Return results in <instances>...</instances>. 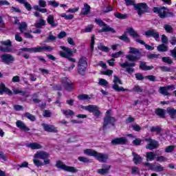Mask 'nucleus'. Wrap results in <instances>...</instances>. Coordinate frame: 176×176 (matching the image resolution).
I'll return each instance as SVG.
<instances>
[{"mask_svg": "<svg viewBox=\"0 0 176 176\" xmlns=\"http://www.w3.org/2000/svg\"><path fill=\"white\" fill-rule=\"evenodd\" d=\"M113 85H112V88L116 91H130L129 89H124L123 87H119L118 83L119 85H123V82H122V80L118 77V76H114V79L113 80Z\"/></svg>", "mask_w": 176, "mask_h": 176, "instance_id": "6", "label": "nucleus"}, {"mask_svg": "<svg viewBox=\"0 0 176 176\" xmlns=\"http://www.w3.org/2000/svg\"><path fill=\"white\" fill-rule=\"evenodd\" d=\"M29 148L35 150V149H42L43 146L39 143L33 142L30 143L28 146Z\"/></svg>", "mask_w": 176, "mask_h": 176, "instance_id": "35", "label": "nucleus"}, {"mask_svg": "<svg viewBox=\"0 0 176 176\" xmlns=\"http://www.w3.org/2000/svg\"><path fill=\"white\" fill-rule=\"evenodd\" d=\"M84 153H85V155H87L88 156H94V157H96V155H97V151L91 149H86L84 151Z\"/></svg>", "mask_w": 176, "mask_h": 176, "instance_id": "37", "label": "nucleus"}, {"mask_svg": "<svg viewBox=\"0 0 176 176\" xmlns=\"http://www.w3.org/2000/svg\"><path fill=\"white\" fill-rule=\"evenodd\" d=\"M90 6L87 3L84 4V8H82L80 14L85 16L86 14H89L90 13Z\"/></svg>", "mask_w": 176, "mask_h": 176, "instance_id": "30", "label": "nucleus"}, {"mask_svg": "<svg viewBox=\"0 0 176 176\" xmlns=\"http://www.w3.org/2000/svg\"><path fill=\"white\" fill-rule=\"evenodd\" d=\"M35 159H42L44 160V164H50V154L45 151H38L34 156Z\"/></svg>", "mask_w": 176, "mask_h": 176, "instance_id": "8", "label": "nucleus"}, {"mask_svg": "<svg viewBox=\"0 0 176 176\" xmlns=\"http://www.w3.org/2000/svg\"><path fill=\"white\" fill-rule=\"evenodd\" d=\"M166 111L172 119H175V118H176V109H175L168 107L166 109Z\"/></svg>", "mask_w": 176, "mask_h": 176, "instance_id": "34", "label": "nucleus"}, {"mask_svg": "<svg viewBox=\"0 0 176 176\" xmlns=\"http://www.w3.org/2000/svg\"><path fill=\"white\" fill-rule=\"evenodd\" d=\"M16 127L22 130V131H30V128H28L24 122L21 120H17L16 122Z\"/></svg>", "mask_w": 176, "mask_h": 176, "instance_id": "24", "label": "nucleus"}, {"mask_svg": "<svg viewBox=\"0 0 176 176\" xmlns=\"http://www.w3.org/2000/svg\"><path fill=\"white\" fill-rule=\"evenodd\" d=\"M125 2V5L126 6H133V8L135 7V0H124Z\"/></svg>", "mask_w": 176, "mask_h": 176, "instance_id": "51", "label": "nucleus"}, {"mask_svg": "<svg viewBox=\"0 0 176 176\" xmlns=\"http://www.w3.org/2000/svg\"><path fill=\"white\" fill-rule=\"evenodd\" d=\"M2 63L6 64L7 65H10V64H13L14 63L15 58L13 55L10 54H4L1 56Z\"/></svg>", "mask_w": 176, "mask_h": 176, "instance_id": "14", "label": "nucleus"}, {"mask_svg": "<svg viewBox=\"0 0 176 176\" xmlns=\"http://www.w3.org/2000/svg\"><path fill=\"white\" fill-rule=\"evenodd\" d=\"M114 16L117 19H120L121 20H124V19H127V17H128L127 14H123L119 13V12L114 13Z\"/></svg>", "mask_w": 176, "mask_h": 176, "instance_id": "40", "label": "nucleus"}, {"mask_svg": "<svg viewBox=\"0 0 176 176\" xmlns=\"http://www.w3.org/2000/svg\"><path fill=\"white\" fill-rule=\"evenodd\" d=\"M164 28L165 31L168 32V34H172L173 31H174V29L173 28V27L168 24L164 25Z\"/></svg>", "mask_w": 176, "mask_h": 176, "instance_id": "46", "label": "nucleus"}, {"mask_svg": "<svg viewBox=\"0 0 176 176\" xmlns=\"http://www.w3.org/2000/svg\"><path fill=\"white\" fill-rule=\"evenodd\" d=\"M151 133H156V134H160L162 133V128L159 126H152L150 129Z\"/></svg>", "mask_w": 176, "mask_h": 176, "instance_id": "39", "label": "nucleus"}, {"mask_svg": "<svg viewBox=\"0 0 176 176\" xmlns=\"http://www.w3.org/2000/svg\"><path fill=\"white\" fill-rule=\"evenodd\" d=\"M119 65L121 67V68H125L126 72L131 74L134 72V68L133 67H135L136 64L135 63H130L129 61H126L124 63H120Z\"/></svg>", "mask_w": 176, "mask_h": 176, "instance_id": "12", "label": "nucleus"}, {"mask_svg": "<svg viewBox=\"0 0 176 176\" xmlns=\"http://www.w3.org/2000/svg\"><path fill=\"white\" fill-rule=\"evenodd\" d=\"M140 68L142 69V71H151V69H153V66H148L146 65V63L140 61Z\"/></svg>", "mask_w": 176, "mask_h": 176, "instance_id": "28", "label": "nucleus"}, {"mask_svg": "<svg viewBox=\"0 0 176 176\" xmlns=\"http://www.w3.org/2000/svg\"><path fill=\"white\" fill-rule=\"evenodd\" d=\"M145 141L146 142H148V144L146 146V149H149V151H153V149H157V148L160 146V144H159V142L155 140H153L151 138L145 139Z\"/></svg>", "mask_w": 176, "mask_h": 176, "instance_id": "13", "label": "nucleus"}, {"mask_svg": "<svg viewBox=\"0 0 176 176\" xmlns=\"http://www.w3.org/2000/svg\"><path fill=\"white\" fill-rule=\"evenodd\" d=\"M144 34L147 38H151V36H153L155 41H159L160 35L159 32L156 31L155 29H151L144 32Z\"/></svg>", "mask_w": 176, "mask_h": 176, "instance_id": "20", "label": "nucleus"}, {"mask_svg": "<svg viewBox=\"0 0 176 176\" xmlns=\"http://www.w3.org/2000/svg\"><path fill=\"white\" fill-rule=\"evenodd\" d=\"M44 118H50L52 116V111L50 110H44L43 113Z\"/></svg>", "mask_w": 176, "mask_h": 176, "instance_id": "61", "label": "nucleus"}, {"mask_svg": "<svg viewBox=\"0 0 176 176\" xmlns=\"http://www.w3.org/2000/svg\"><path fill=\"white\" fill-rule=\"evenodd\" d=\"M98 49L101 50V52H105V53H108V52H109V48H108V47L104 46L101 44L98 46Z\"/></svg>", "mask_w": 176, "mask_h": 176, "instance_id": "55", "label": "nucleus"}, {"mask_svg": "<svg viewBox=\"0 0 176 176\" xmlns=\"http://www.w3.org/2000/svg\"><path fill=\"white\" fill-rule=\"evenodd\" d=\"M131 91L133 93H142L144 89L142 87H140V85H135L133 88L131 89Z\"/></svg>", "mask_w": 176, "mask_h": 176, "instance_id": "43", "label": "nucleus"}, {"mask_svg": "<svg viewBox=\"0 0 176 176\" xmlns=\"http://www.w3.org/2000/svg\"><path fill=\"white\" fill-rule=\"evenodd\" d=\"M127 34H129V32H124V34L122 36H118V39H120V41H123L124 42H126V43H130V38H129V36H127Z\"/></svg>", "mask_w": 176, "mask_h": 176, "instance_id": "31", "label": "nucleus"}, {"mask_svg": "<svg viewBox=\"0 0 176 176\" xmlns=\"http://www.w3.org/2000/svg\"><path fill=\"white\" fill-rule=\"evenodd\" d=\"M155 160L157 162H167L168 160V159H167V157H166L164 156H157V157H156Z\"/></svg>", "mask_w": 176, "mask_h": 176, "instance_id": "58", "label": "nucleus"}, {"mask_svg": "<svg viewBox=\"0 0 176 176\" xmlns=\"http://www.w3.org/2000/svg\"><path fill=\"white\" fill-rule=\"evenodd\" d=\"M91 31H93V25H89L87 27H86L85 29L81 30V32L84 33V32H91Z\"/></svg>", "mask_w": 176, "mask_h": 176, "instance_id": "57", "label": "nucleus"}, {"mask_svg": "<svg viewBox=\"0 0 176 176\" xmlns=\"http://www.w3.org/2000/svg\"><path fill=\"white\" fill-rule=\"evenodd\" d=\"M33 163L36 166V167H41V166H45V162H41V160L38 159H34L33 160Z\"/></svg>", "mask_w": 176, "mask_h": 176, "instance_id": "50", "label": "nucleus"}, {"mask_svg": "<svg viewBox=\"0 0 176 176\" xmlns=\"http://www.w3.org/2000/svg\"><path fill=\"white\" fill-rule=\"evenodd\" d=\"M167 8L166 7L157 8L154 7L153 8V12L154 13H157L160 19H166L167 17Z\"/></svg>", "mask_w": 176, "mask_h": 176, "instance_id": "15", "label": "nucleus"}, {"mask_svg": "<svg viewBox=\"0 0 176 176\" xmlns=\"http://www.w3.org/2000/svg\"><path fill=\"white\" fill-rule=\"evenodd\" d=\"M127 32L130 35V36L133 38V39H135V41L138 43H140V45H144V46H145L146 45L145 41L142 40H140V38H141V36H140V34H138V33H137V32H135V30H134L133 28H129L127 29Z\"/></svg>", "mask_w": 176, "mask_h": 176, "instance_id": "9", "label": "nucleus"}, {"mask_svg": "<svg viewBox=\"0 0 176 176\" xmlns=\"http://www.w3.org/2000/svg\"><path fill=\"white\" fill-rule=\"evenodd\" d=\"M159 93L162 94V96H170V92H168V89L167 87H160L159 88Z\"/></svg>", "mask_w": 176, "mask_h": 176, "instance_id": "33", "label": "nucleus"}, {"mask_svg": "<svg viewBox=\"0 0 176 176\" xmlns=\"http://www.w3.org/2000/svg\"><path fill=\"white\" fill-rule=\"evenodd\" d=\"M155 113L159 116L160 118H162V119H164L166 118V115L164 113V109H157L155 111Z\"/></svg>", "mask_w": 176, "mask_h": 176, "instance_id": "36", "label": "nucleus"}, {"mask_svg": "<svg viewBox=\"0 0 176 176\" xmlns=\"http://www.w3.org/2000/svg\"><path fill=\"white\" fill-rule=\"evenodd\" d=\"M78 100H80L81 101H85V100H89L91 98H90V96H89V95L81 94L78 96Z\"/></svg>", "mask_w": 176, "mask_h": 176, "instance_id": "47", "label": "nucleus"}, {"mask_svg": "<svg viewBox=\"0 0 176 176\" xmlns=\"http://www.w3.org/2000/svg\"><path fill=\"white\" fill-rule=\"evenodd\" d=\"M127 32L130 35V36L133 38V39H135V41L138 43H140V45H144V46H145L146 45L145 41L142 40H140V38H141V36H140V34H138V33H137V32H135V30H134L133 28H129L127 29Z\"/></svg>", "mask_w": 176, "mask_h": 176, "instance_id": "10", "label": "nucleus"}, {"mask_svg": "<svg viewBox=\"0 0 176 176\" xmlns=\"http://www.w3.org/2000/svg\"><path fill=\"white\" fill-rule=\"evenodd\" d=\"M0 52H2L3 53H10V52H12V48L0 46Z\"/></svg>", "mask_w": 176, "mask_h": 176, "instance_id": "63", "label": "nucleus"}, {"mask_svg": "<svg viewBox=\"0 0 176 176\" xmlns=\"http://www.w3.org/2000/svg\"><path fill=\"white\" fill-rule=\"evenodd\" d=\"M128 142L126 137L116 138L111 140L112 145H126Z\"/></svg>", "mask_w": 176, "mask_h": 176, "instance_id": "18", "label": "nucleus"}, {"mask_svg": "<svg viewBox=\"0 0 176 176\" xmlns=\"http://www.w3.org/2000/svg\"><path fill=\"white\" fill-rule=\"evenodd\" d=\"M159 69L162 71V72H171V68L167 66H160Z\"/></svg>", "mask_w": 176, "mask_h": 176, "instance_id": "56", "label": "nucleus"}, {"mask_svg": "<svg viewBox=\"0 0 176 176\" xmlns=\"http://www.w3.org/2000/svg\"><path fill=\"white\" fill-rule=\"evenodd\" d=\"M123 54H124V52L120 51L114 54H111V57L113 58H119V57H121V56H123Z\"/></svg>", "mask_w": 176, "mask_h": 176, "instance_id": "48", "label": "nucleus"}, {"mask_svg": "<svg viewBox=\"0 0 176 176\" xmlns=\"http://www.w3.org/2000/svg\"><path fill=\"white\" fill-rule=\"evenodd\" d=\"M134 8L135 10H137L138 16H142V14H144V13H146V12H148V9H149L146 3H137Z\"/></svg>", "mask_w": 176, "mask_h": 176, "instance_id": "11", "label": "nucleus"}, {"mask_svg": "<svg viewBox=\"0 0 176 176\" xmlns=\"http://www.w3.org/2000/svg\"><path fill=\"white\" fill-rule=\"evenodd\" d=\"M28 27V25L25 22H22L21 23H19V30L20 32H24L25 30H27V28Z\"/></svg>", "mask_w": 176, "mask_h": 176, "instance_id": "41", "label": "nucleus"}, {"mask_svg": "<svg viewBox=\"0 0 176 176\" xmlns=\"http://www.w3.org/2000/svg\"><path fill=\"white\" fill-rule=\"evenodd\" d=\"M3 93H6L8 96H12L13 94V92L1 82L0 83V94H3Z\"/></svg>", "mask_w": 176, "mask_h": 176, "instance_id": "23", "label": "nucleus"}, {"mask_svg": "<svg viewBox=\"0 0 176 176\" xmlns=\"http://www.w3.org/2000/svg\"><path fill=\"white\" fill-rule=\"evenodd\" d=\"M82 109H85V111H88V112L94 113V111H97V105L89 104L88 106H81Z\"/></svg>", "mask_w": 176, "mask_h": 176, "instance_id": "26", "label": "nucleus"}, {"mask_svg": "<svg viewBox=\"0 0 176 176\" xmlns=\"http://www.w3.org/2000/svg\"><path fill=\"white\" fill-rule=\"evenodd\" d=\"M46 25V21L43 19H40L37 21L36 23H34V27L36 28H42V27Z\"/></svg>", "mask_w": 176, "mask_h": 176, "instance_id": "32", "label": "nucleus"}, {"mask_svg": "<svg viewBox=\"0 0 176 176\" xmlns=\"http://www.w3.org/2000/svg\"><path fill=\"white\" fill-rule=\"evenodd\" d=\"M55 166L56 168L63 170L64 171H67L69 173H78V169H76L74 166H67L61 160L56 161Z\"/></svg>", "mask_w": 176, "mask_h": 176, "instance_id": "5", "label": "nucleus"}, {"mask_svg": "<svg viewBox=\"0 0 176 176\" xmlns=\"http://www.w3.org/2000/svg\"><path fill=\"white\" fill-rule=\"evenodd\" d=\"M95 159L100 163H107V162H108V159H109V155L107 153L97 152Z\"/></svg>", "mask_w": 176, "mask_h": 176, "instance_id": "17", "label": "nucleus"}, {"mask_svg": "<svg viewBox=\"0 0 176 176\" xmlns=\"http://www.w3.org/2000/svg\"><path fill=\"white\" fill-rule=\"evenodd\" d=\"M47 21L51 27H57L58 25V23L54 22V16L53 15H49L47 18Z\"/></svg>", "mask_w": 176, "mask_h": 176, "instance_id": "29", "label": "nucleus"}, {"mask_svg": "<svg viewBox=\"0 0 176 176\" xmlns=\"http://www.w3.org/2000/svg\"><path fill=\"white\" fill-rule=\"evenodd\" d=\"M78 74L80 75H85L87 69V59L85 56H82L78 61Z\"/></svg>", "mask_w": 176, "mask_h": 176, "instance_id": "3", "label": "nucleus"}, {"mask_svg": "<svg viewBox=\"0 0 176 176\" xmlns=\"http://www.w3.org/2000/svg\"><path fill=\"white\" fill-rule=\"evenodd\" d=\"M146 162H152L153 160H155V159H156V153L152 151L146 153Z\"/></svg>", "mask_w": 176, "mask_h": 176, "instance_id": "27", "label": "nucleus"}, {"mask_svg": "<svg viewBox=\"0 0 176 176\" xmlns=\"http://www.w3.org/2000/svg\"><path fill=\"white\" fill-rule=\"evenodd\" d=\"M0 43L3 46H6V47H9V49H11V47L12 46V41L10 39L5 41H1Z\"/></svg>", "mask_w": 176, "mask_h": 176, "instance_id": "44", "label": "nucleus"}, {"mask_svg": "<svg viewBox=\"0 0 176 176\" xmlns=\"http://www.w3.org/2000/svg\"><path fill=\"white\" fill-rule=\"evenodd\" d=\"M132 155L133 156V162L135 164H141V162H142V157L135 152L132 153Z\"/></svg>", "mask_w": 176, "mask_h": 176, "instance_id": "25", "label": "nucleus"}, {"mask_svg": "<svg viewBox=\"0 0 176 176\" xmlns=\"http://www.w3.org/2000/svg\"><path fill=\"white\" fill-rule=\"evenodd\" d=\"M131 174L135 175V174H140V169L137 166H133L131 168Z\"/></svg>", "mask_w": 176, "mask_h": 176, "instance_id": "64", "label": "nucleus"}, {"mask_svg": "<svg viewBox=\"0 0 176 176\" xmlns=\"http://www.w3.org/2000/svg\"><path fill=\"white\" fill-rule=\"evenodd\" d=\"M100 86H108V81L104 78H100L98 82Z\"/></svg>", "mask_w": 176, "mask_h": 176, "instance_id": "60", "label": "nucleus"}, {"mask_svg": "<svg viewBox=\"0 0 176 176\" xmlns=\"http://www.w3.org/2000/svg\"><path fill=\"white\" fill-rule=\"evenodd\" d=\"M95 22L98 24L100 27H103L102 30H100L99 32H112V34H115L116 32L113 28L109 27L102 20L100 19H96Z\"/></svg>", "mask_w": 176, "mask_h": 176, "instance_id": "4", "label": "nucleus"}, {"mask_svg": "<svg viewBox=\"0 0 176 176\" xmlns=\"http://www.w3.org/2000/svg\"><path fill=\"white\" fill-rule=\"evenodd\" d=\"M41 126L43 128L44 131H47V133H58L57 127H55L54 125L43 123L41 124Z\"/></svg>", "mask_w": 176, "mask_h": 176, "instance_id": "21", "label": "nucleus"}, {"mask_svg": "<svg viewBox=\"0 0 176 176\" xmlns=\"http://www.w3.org/2000/svg\"><path fill=\"white\" fill-rule=\"evenodd\" d=\"M33 9H34V10H37L38 12H41V13H47V9L40 8L39 6H34L33 7Z\"/></svg>", "mask_w": 176, "mask_h": 176, "instance_id": "54", "label": "nucleus"}, {"mask_svg": "<svg viewBox=\"0 0 176 176\" xmlns=\"http://www.w3.org/2000/svg\"><path fill=\"white\" fill-rule=\"evenodd\" d=\"M102 168L98 169L97 173L100 174V175H105V174H108L109 173V170H111V166L108 164H102Z\"/></svg>", "mask_w": 176, "mask_h": 176, "instance_id": "22", "label": "nucleus"}, {"mask_svg": "<svg viewBox=\"0 0 176 176\" xmlns=\"http://www.w3.org/2000/svg\"><path fill=\"white\" fill-rule=\"evenodd\" d=\"M157 49L158 52H168V47H167V45H166L164 44H161V45H158Z\"/></svg>", "mask_w": 176, "mask_h": 176, "instance_id": "42", "label": "nucleus"}, {"mask_svg": "<svg viewBox=\"0 0 176 176\" xmlns=\"http://www.w3.org/2000/svg\"><path fill=\"white\" fill-rule=\"evenodd\" d=\"M116 122V118H115V117L106 116L104 118L102 130H107V129H109V126H115Z\"/></svg>", "mask_w": 176, "mask_h": 176, "instance_id": "7", "label": "nucleus"}, {"mask_svg": "<svg viewBox=\"0 0 176 176\" xmlns=\"http://www.w3.org/2000/svg\"><path fill=\"white\" fill-rule=\"evenodd\" d=\"M159 57H160V54H149L147 55V58H148V60H157Z\"/></svg>", "mask_w": 176, "mask_h": 176, "instance_id": "45", "label": "nucleus"}, {"mask_svg": "<svg viewBox=\"0 0 176 176\" xmlns=\"http://www.w3.org/2000/svg\"><path fill=\"white\" fill-rule=\"evenodd\" d=\"M23 52H26L28 53H42L43 52H45V46L31 48H21L17 52V56H21L23 54Z\"/></svg>", "mask_w": 176, "mask_h": 176, "instance_id": "2", "label": "nucleus"}, {"mask_svg": "<svg viewBox=\"0 0 176 176\" xmlns=\"http://www.w3.org/2000/svg\"><path fill=\"white\" fill-rule=\"evenodd\" d=\"M32 100L35 104H38L41 102V100L38 99V93H35L32 95Z\"/></svg>", "mask_w": 176, "mask_h": 176, "instance_id": "59", "label": "nucleus"}, {"mask_svg": "<svg viewBox=\"0 0 176 176\" xmlns=\"http://www.w3.org/2000/svg\"><path fill=\"white\" fill-rule=\"evenodd\" d=\"M79 162H82V163H90V160L86 157H78Z\"/></svg>", "mask_w": 176, "mask_h": 176, "instance_id": "62", "label": "nucleus"}, {"mask_svg": "<svg viewBox=\"0 0 176 176\" xmlns=\"http://www.w3.org/2000/svg\"><path fill=\"white\" fill-rule=\"evenodd\" d=\"M23 116L25 118H27V119H29V120H31V122H35L36 120V118L35 116L27 112L23 114Z\"/></svg>", "mask_w": 176, "mask_h": 176, "instance_id": "38", "label": "nucleus"}, {"mask_svg": "<svg viewBox=\"0 0 176 176\" xmlns=\"http://www.w3.org/2000/svg\"><path fill=\"white\" fill-rule=\"evenodd\" d=\"M60 49H63V51L59 52V54L60 57H63L65 58H68L69 57H71V56H73L74 52L69 47L60 46Z\"/></svg>", "mask_w": 176, "mask_h": 176, "instance_id": "16", "label": "nucleus"}, {"mask_svg": "<svg viewBox=\"0 0 176 176\" xmlns=\"http://www.w3.org/2000/svg\"><path fill=\"white\" fill-rule=\"evenodd\" d=\"M129 54L126 55L125 57L126 60H129L131 63H135V61H138V60H141L142 57V53L140 50V49L129 47Z\"/></svg>", "mask_w": 176, "mask_h": 176, "instance_id": "1", "label": "nucleus"}, {"mask_svg": "<svg viewBox=\"0 0 176 176\" xmlns=\"http://www.w3.org/2000/svg\"><path fill=\"white\" fill-rule=\"evenodd\" d=\"M162 60L163 63H166V64H168L169 65H171L173 64V60H171V58L167 56V57H162Z\"/></svg>", "mask_w": 176, "mask_h": 176, "instance_id": "52", "label": "nucleus"}, {"mask_svg": "<svg viewBox=\"0 0 176 176\" xmlns=\"http://www.w3.org/2000/svg\"><path fill=\"white\" fill-rule=\"evenodd\" d=\"M62 85L63 87H65V90L67 91H72L74 89V86L72 85V82L69 79L67 78H64L62 79Z\"/></svg>", "mask_w": 176, "mask_h": 176, "instance_id": "19", "label": "nucleus"}, {"mask_svg": "<svg viewBox=\"0 0 176 176\" xmlns=\"http://www.w3.org/2000/svg\"><path fill=\"white\" fill-rule=\"evenodd\" d=\"M175 151V146L171 145L168 146L165 148V152L166 153H171V152H174Z\"/></svg>", "mask_w": 176, "mask_h": 176, "instance_id": "53", "label": "nucleus"}, {"mask_svg": "<svg viewBox=\"0 0 176 176\" xmlns=\"http://www.w3.org/2000/svg\"><path fill=\"white\" fill-rule=\"evenodd\" d=\"M62 112L65 116H72L74 115V111L71 109L62 110Z\"/></svg>", "mask_w": 176, "mask_h": 176, "instance_id": "49", "label": "nucleus"}]
</instances>
